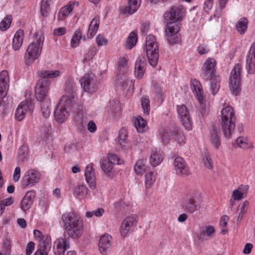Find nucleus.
Masks as SVG:
<instances>
[{
  "instance_id": "nucleus-1",
  "label": "nucleus",
  "mask_w": 255,
  "mask_h": 255,
  "mask_svg": "<svg viewBox=\"0 0 255 255\" xmlns=\"http://www.w3.org/2000/svg\"><path fill=\"white\" fill-rule=\"evenodd\" d=\"M64 227L69 237L72 239L80 238L83 232V221L75 213L68 212L62 215Z\"/></svg>"
},
{
  "instance_id": "nucleus-40",
  "label": "nucleus",
  "mask_w": 255,
  "mask_h": 255,
  "mask_svg": "<svg viewBox=\"0 0 255 255\" xmlns=\"http://www.w3.org/2000/svg\"><path fill=\"white\" fill-rule=\"evenodd\" d=\"M137 41V34L135 32L132 31L129 33L128 37L127 38L126 44V48L128 49H131L136 45Z\"/></svg>"
},
{
  "instance_id": "nucleus-13",
  "label": "nucleus",
  "mask_w": 255,
  "mask_h": 255,
  "mask_svg": "<svg viewBox=\"0 0 255 255\" xmlns=\"http://www.w3.org/2000/svg\"><path fill=\"white\" fill-rule=\"evenodd\" d=\"M34 109L33 104L29 101H24L21 102L17 107L15 118L18 121L23 120L27 115H30Z\"/></svg>"
},
{
  "instance_id": "nucleus-59",
  "label": "nucleus",
  "mask_w": 255,
  "mask_h": 255,
  "mask_svg": "<svg viewBox=\"0 0 255 255\" xmlns=\"http://www.w3.org/2000/svg\"><path fill=\"white\" fill-rule=\"evenodd\" d=\"M203 162L205 167L209 169H211L213 166V163L211 158L208 155H205L203 158Z\"/></svg>"
},
{
  "instance_id": "nucleus-17",
  "label": "nucleus",
  "mask_w": 255,
  "mask_h": 255,
  "mask_svg": "<svg viewBox=\"0 0 255 255\" xmlns=\"http://www.w3.org/2000/svg\"><path fill=\"white\" fill-rule=\"evenodd\" d=\"M70 248V244L66 239L59 238L53 244V252L55 255H65L66 250Z\"/></svg>"
},
{
  "instance_id": "nucleus-34",
  "label": "nucleus",
  "mask_w": 255,
  "mask_h": 255,
  "mask_svg": "<svg viewBox=\"0 0 255 255\" xmlns=\"http://www.w3.org/2000/svg\"><path fill=\"white\" fill-rule=\"evenodd\" d=\"M156 177V173L152 171H147L144 175V184L147 190L154 184Z\"/></svg>"
},
{
  "instance_id": "nucleus-63",
  "label": "nucleus",
  "mask_w": 255,
  "mask_h": 255,
  "mask_svg": "<svg viewBox=\"0 0 255 255\" xmlns=\"http://www.w3.org/2000/svg\"><path fill=\"white\" fill-rule=\"evenodd\" d=\"M66 32V29L65 27H58L53 30V34L55 36H60L64 35Z\"/></svg>"
},
{
  "instance_id": "nucleus-10",
  "label": "nucleus",
  "mask_w": 255,
  "mask_h": 255,
  "mask_svg": "<svg viewBox=\"0 0 255 255\" xmlns=\"http://www.w3.org/2000/svg\"><path fill=\"white\" fill-rule=\"evenodd\" d=\"M242 66L240 64H237L231 72L230 77V88L233 94L237 95L240 92L241 73Z\"/></svg>"
},
{
  "instance_id": "nucleus-50",
  "label": "nucleus",
  "mask_w": 255,
  "mask_h": 255,
  "mask_svg": "<svg viewBox=\"0 0 255 255\" xmlns=\"http://www.w3.org/2000/svg\"><path fill=\"white\" fill-rule=\"evenodd\" d=\"M105 213V210L103 208H98L93 211H88L86 213V216L87 218H91L93 216L96 217H101Z\"/></svg>"
},
{
  "instance_id": "nucleus-26",
  "label": "nucleus",
  "mask_w": 255,
  "mask_h": 255,
  "mask_svg": "<svg viewBox=\"0 0 255 255\" xmlns=\"http://www.w3.org/2000/svg\"><path fill=\"white\" fill-rule=\"evenodd\" d=\"M146 61L144 58L139 57L135 63L134 74L138 79H141L145 72Z\"/></svg>"
},
{
  "instance_id": "nucleus-31",
  "label": "nucleus",
  "mask_w": 255,
  "mask_h": 255,
  "mask_svg": "<svg viewBox=\"0 0 255 255\" xmlns=\"http://www.w3.org/2000/svg\"><path fill=\"white\" fill-rule=\"evenodd\" d=\"M128 57L127 55L119 58L117 73L119 76L126 74L128 70Z\"/></svg>"
},
{
  "instance_id": "nucleus-24",
  "label": "nucleus",
  "mask_w": 255,
  "mask_h": 255,
  "mask_svg": "<svg viewBox=\"0 0 255 255\" xmlns=\"http://www.w3.org/2000/svg\"><path fill=\"white\" fill-rule=\"evenodd\" d=\"M128 131L125 128H122L119 132L118 142L122 148L128 150L131 148V143L127 140Z\"/></svg>"
},
{
  "instance_id": "nucleus-4",
  "label": "nucleus",
  "mask_w": 255,
  "mask_h": 255,
  "mask_svg": "<svg viewBox=\"0 0 255 255\" xmlns=\"http://www.w3.org/2000/svg\"><path fill=\"white\" fill-rule=\"evenodd\" d=\"M74 104L73 96H63L54 112L56 122L60 124L64 123L68 119Z\"/></svg>"
},
{
  "instance_id": "nucleus-19",
  "label": "nucleus",
  "mask_w": 255,
  "mask_h": 255,
  "mask_svg": "<svg viewBox=\"0 0 255 255\" xmlns=\"http://www.w3.org/2000/svg\"><path fill=\"white\" fill-rule=\"evenodd\" d=\"M79 6V2L75 0L70 1L66 5L59 10L57 17L59 20L65 19L71 12Z\"/></svg>"
},
{
  "instance_id": "nucleus-25",
  "label": "nucleus",
  "mask_w": 255,
  "mask_h": 255,
  "mask_svg": "<svg viewBox=\"0 0 255 255\" xmlns=\"http://www.w3.org/2000/svg\"><path fill=\"white\" fill-rule=\"evenodd\" d=\"M100 23L99 16H95L91 21L87 31V36L89 39L92 38L97 33Z\"/></svg>"
},
{
  "instance_id": "nucleus-55",
  "label": "nucleus",
  "mask_w": 255,
  "mask_h": 255,
  "mask_svg": "<svg viewBox=\"0 0 255 255\" xmlns=\"http://www.w3.org/2000/svg\"><path fill=\"white\" fill-rule=\"evenodd\" d=\"M173 138L180 144H182L185 142V136L183 133L178 130L174 132Z\"/></svg>"
},
{
  "instance_id": "nucleus-2",
  "label": "nucleus",
  "mask_w": 255,
  "mask_h": 255,
  "mask_svg": "<svg viewBox=\"0 0 255 255\" xmlns=\"http://www.w3.org/2000/svg\"><path fill=\"white\" fill-rule=\"evenodd\" d=\"M216 61L213 58H208L205 62L203 71L201 73L202 78L205 81H211L210 89L213 95H215L220 88V77L216 74Z\"/></svg>"
},
{
  "instance_id": "nucleus-41",
  "label": "nucleus",
  "mask_w": 255,
  "mask_h": 255,
  "mask_svg": "<svg viewBox=\"0 0 255 255\" xmlns=\"http://www.w3.org/2000/svg\"><path fill=\"white\" fill-rule=\"evenodd\" d=\"M210 141L216 149H219L221 146V141L218 132L216 129H213L211 131Z\"/></svg>"
},
{
  "instance_id": "nucleus-12",
  "label": "nucleus",
  "mask_w": 255,
  "mask_h": 255,
  "mask_svg": "<svg viewBox=\"0 0 255 255\" xmlns=\"http://www.w3.org/2000/svg\"><path fill=\"white\" fill-rule=\"evenodd\" d=\"M80 82L85 92L93 93L98 89L97 80L92 74H85Z\"/></svg>"
},
{
  "instance_id": "nucleus-64",
  "label": "nucleus",
  "mask_w": 255,
  "mask_h": 255,
  "mask_svg": "<svg viewBox=\"0 0 255 255\" xmlns=\"http://www.w3.org/2000/svg\"><path fill=\"white\" fill-rule=\"evenodd\" d=\"M162 84V83L160 82V83H154L153 85V90L159 97H161L162 94L161 88Z\"/></svg>"
},
{
  "instance_id": "nucleus-29",
  "label": "nucleus",
  "mask_w": 255,
  "mask_h": 255,
  "mask_svg": "<svg viewBox=\"0 0 255 255\" xmlns=\"http://www.w3.org/2000/svg\"><path fill=\"white\" fill-rule=\"evenodd\" d=\"M88 189L84 184H79L75 187L73 193L74 196L79 200L84 199L88 194Z\"/></svg>"
},
{
  "instance_id": "nucleus-30",
  "label": "nucleus",
  "mask_w": 255,
  "mask_h": 255,
  "mask_svg": "<svg viewBox=\"0 0 255 255\" xmlns=\"http://www.w3.org/2000/svg\"><path fill=\"white\" fill-rule=\"evenodd\" d=\"M24 32L21 29L18 30L15 33L12 41V48L18 50L21 47L23 41Z\"/></svg>"
},
{
  "instance_id": "nucleus-49",
  "label": "nucleus",
  "mask_w": 255,
  "mask_h": 255,
  "mask_svg": "<svg viewBox=\"0 0 255 255\" xmlns=\"http://www.w3.org/2000/svg\"><path fill=\"white\" fill-rule=\"evenodd\" d=\"M34 237L35 238V240L39 242H41L40 245H44V243L46 242V239L48 238L49 239V242L50 243V238L47 237H45L43 236L42 233L38 230H34L33 231Z\"/></svg>"
},
{
  "instance_id": "nucleus-37",
  "label": "nucleus",
  "mask_w": 255,
  "mask_h": 255,
  "mask_svg": "<svg viewBox=\"0 0 255 255\" xmlns=\"http://www.w3.org/2000/svg\"><path fill=\"white\" fill-rule=\"evenodd\" d=\"M248 25V20L246 17H242L237 21L236 27L240 34H244L247 31Z\"/></svg>"
},
{
  "instance_id": "nucleus-15",
  "label": "nucleus",
  "mask_w": 255,
  "mask_h": 255,
  "mask_svg": "<svg viewBox=\"0 0 255 255\" xmlns=\"http://www.w3.org/2000/svg\"><path fill=\"white\" fill-rule=\"evenodd\" d=\"M177 112L183 126L187 130L192 128V121L189 111L184 105L177 106Z\"/></svg>"
},
{
  "instance_id": "nucleus-57",
  "label": "nucleus",
  "mask_w": 255,
  "mask_h": 255,
  "mask_svg": "<svg viewBox=\"0 0 255 255\" xmlns=\"http://www.w3.org/2000/svg\"><path fill=\"white\" fill-rule=\"evenodd\" d=\"M32 204V201L26 200L23 198L21 202V209L24 212H26L31 208Z\"/></svg>"
},
{
  "instance_id": "nucleus-45",
  "label": "nucleus",
  "mask_w": 255,
  "mask_h": 255,
  "mask_svg": "<svg viewBox=\"0 0 255 255\" xmlns=\"http://www.w3.org/2000/svg\"><path fill=\"white\" fill-rule=\"evenodd\" d=\"M75 88V84L74 82V81L72 79H68L66 82L65 84V91L69 95H67L68 97H70L71 96L74 97V103H75V97L74 95V91ZM64 96H66L65 95Z\"/></svg>"
},
{
  "instance_id": "nucleus-18",
  "label": "nucleus",
  "mask_w": 255,
  "mask_h": 255,
  "mask_svg": "<svg viewBox=\"0 0 255 255\" xmlns=\"http://www.w3.org/2000/svg\"><path fill=\"white\" fill-rule=\"evenodd\" d=\"M182 206L184 210L188 213H193L200 208V204L198 203L195 197L193 196L185 197L183 200Z\"/></svg>"
},
{
  "instance_id": "nucleus-9",
  "label": "nucleus",
  "mask_w": 255,
  "mask_h": 255,
  "mask_svg": "<svg viewBox=\"0 0 255 255\" xmlns=\"http://www.w3.org/2000/svg\"><path fill=\"white\" fill-rule=\"evenodd\" d=\"M41 174L38 170L34 169L27 170L22 177L21 188L27 189L34 186L39 182Z\"/></svg>"
},
{
  "instance_id": "nucleus-42",
  "label": "nucleus",
  "mask_w": 255,
  "mask_h": 255,
  "mask_svg": "<svg viewBox=\"0 0 255 255\" xmlns=\"http://www.w3.org/2000/svg\"><path fill=\"white\" fill-rule=\"evenodd\" d=\"M237 144L240 148L247 149L253 147L252 142L244 137H239L236 140Z\"/></svg>"
},
{
  "instance_id": "nucleus-48",
  "label": "nucleus",
  "mask_w": 255,
  "mask_h": 255,
  "mask_svg": "<svg viewBox=\"0 0 255 255\" xmlns=\"http://www.w3.org/2000/svg\"><path fill=\"white\" fill-rule=\"evenodd\" d=\"M11 20L10 16L4 17L0 22V29L3 31L7 30L11 25Z\"/></svg>"
},
{
  "instance_id": "nucleus-60",
  "label": "nucleus",
  "mask_w": 255,
  "mask_h": 255,
  "mask_svg": "<svg viewBox=\"0 0 255 255\" xmlns=\"http://www.w3.org/2000/svg\"><path fill=\"white\" fill-rule=\"evenodd\" d=\"M249 203L248 201H245L242 205L241 209V211L239 214V216L238 218V219L239 220L240 218L241 219L243 217V216L244 214H245L248 209V206H249Z\"/></svg>"
},
{
  "instance_id": "nucleus-16",
  "label": "nucleus",
  "mask_w": 255,
  "mask_h": 255,
  "mask_svg": "<svg viewBox=\"0 0 255 255\" xmlns=\"http://www.w3.org/2000/svg\"><path fill=\"white\" fill-rule=\"evenodd\" d=\"M174 166L175 173L177 175L186 176L190 174L189 167L183 158L176 157L174 161Z\"/></svg>"
},
{
  "instance_id": "nucleus-36",
  "label": "nucleus",
  "mask_w": 255,
  "mask_h": 255,
  "mask_svg": "<svg viewBox=\"0 0 255 255\" xmlns=\"http://www.w3.org/2000/svg\"><path fill=\"white\" fill-rule=\"evenodd\" d=\"M159 134L161 141L163 144H167L172 135V132L168 128H160L159 130Z\"/></svg>"
},
{
  "instance_id": "nucleus-53",
  "label": "nucleus",
  "mask_w": 255,
  "mask_h": 255,
  "mask_svg": "<svg viewBox=\"0 0 255 255\" xmlns=\"http://www.w3.org/2000/svg\"><path fill=\"white\" fill-rule=\"evenodd\" d=\"M202 231L208 237H211L215 233V229L213 226L207 225L202 228Z\"/></svg>"
},
{
  "instance_id": "nucleus-47",
  "label": "nucleus",
  "mask_w": 255,
  "mask_h": 255,
  "mask_svg": "<svg viewBox=\"0 0 255 255\" xmlns=\"http://www.w3.org/2000/svg\"><path fill=\"white\" fill-rule=\"evenodd\" d=\"M60 72L58 70H45L41 73V79L47 80L48 78H54L60 75Z\"/></svg>"
},
{
  "instance_id": "nucleus-46",
  "label": "nucleus",
  "mask_w": 255,
  "mask_h": 255,
  "mask_svg": "<svg viewBox=\"0 0 255 255\" xmlns=\"http://www.w3.org/2000/svg\"><path fill=\"white\" fill-rule=\"evenodd\" d=\"M52 0H41L40 10L43 16H47L50 10V5Z\"/></svg>"
},
{
  "instance_id": "nucleus-21",
  "label": "nucleus",
  "mask_w": 255,
  "mask_h": 255,
  "mask_svg": "<svg viewBox=\"0 0 255 255\" xmlns=\"http://www.w3.org/2000/svg\"><path fill=\"white\" fill-rule=\"evenodd\" d=\"M9 76L8 72L3 70L0 73V99H4L8 88Z\"/></svg>"
},
{
  "instance_id": "nucleus-39",
  "label": "nucleus",
  "mask_w": 255,
  "mask_h": 255,
  "mask_svg": "<svg viewBox=\"0 0 255 255\" xmlns=\"http://www.w3.org/2000/svg\"><path fill=\"white\" fill-rule=\"evenodd\" d=\"M41 112L42 117L44 119H47L50 115L49 106L50 102L49 100H45L43 102H41Z\"/></svg>"
},
{
  "instance_id": "nucleus-51",
  "label": "nucleus",
  "mask_w": 255,
  "mask_h": 255,
  "mask_svg": "<svg viewBox=\"0 0 255 255\" xmlns=\"http://www.w3.org/2000/svg\"><path fill=\"white\" fill-rule=\"evenodd\" d=\"M101 167L104 172L108 176H111L113 169L112 165L106 159L103 160L101 162Z\"/></svg>"
},
{
  "instance_id": "nucleus-23",
  "label": "nucleus",
  "mask_w": 255,
  "mask_h": 255,
  "mask_svg": "<svg viewBox=\"0 0 255 255\" xmlns=\"http://www.w3.org/2000/svg\"><path fill=\"white\" fill-rule=\"evenodd\" d=\"M85 176L87 183L90 188L94 189L96 188L95 177L93 164H89L87 165L85 172Z\"/></svg>"
},
{
  "instance_id": "nucleus-35",
  "label": "nucleus",
  "mask_w": 255,
  "mask_h": 255,
  "mask_svg": "<svg viewBox=\"0 0 255 255\" xmlns=\"http://www.w3.org/2000/svg\"><path fill=\"white\" fill-rule=\"evenodd\" d=\"M146 159L141 157L136 161L134 165V171L137 175H142L143 172H147L146 166L145 165Z\"/></svg>"
},
{
  "instance_id": "nucleus-7",
  "label": "nucleus",
  "mask_w": 255,
  "mask_h": 255,
  "mask_svg": "<svg viewBox=\"0 0 255 255\" xmlns=\"http://www.w3.org/2000/svg\"><path fill=\"white\" fill-rule=\"evenodd\" d=\"M44 37H40L36 41L31 42L27 47L25 54L24 60L26 65L31 64L40 56L42 49Z\"/></svg>"
},
{
  "instance_id": "nucleus-5",
  "label": "nucleus",
  "mask_w": 255,
  "mask_h": 255,
  "mask_svg": "<svg viewBox=\"0 0 255 255\" xmlns=\"http://www.w3.org/2000/svg\"><path fill=\"white\" fill-rule=\"evenodd\" d=\"M190 85L191 89L199 104V111L202 116H204L209 112L210 103L207 100L206 96L204 95L201 84L198 80L192 79L190 81Z\"/></svg>"
},
{
  "instance_id": "nucleus-11",
  "label": "nucleus",
  "mask_w": 255,
  "mask_h": 255,
  "mask_svg": "<svg viewBox=\"0 0 255 255\" xmlns=\"http://www.w3.org/2000/svg\"><path fill=\"white\" fill-rule=\"evenodd\" d=\"M137 217L135 215L126 217L122 222L120 228L121 235L125 238L133 232L137 225Z\"/></svg>"
},
{
  "instance_id": "nucleus-52",
  "label": "nucleus",
  "mask_w": 255,
  "mask_h": 255,
  "mask_svg": "<svg viewBox=\"0 0 255 255\" xmlns=\"http://www.w3.org/2000/svg\"><path fill=\"white\" fill-rule=\"evenodd\" d=\"M109 162L111 164H121L123 163V160L120 158L118 155L112 153L108 155Z\"/></svg>"
},
{
  "instance_id": "nucleus-14",
  "label": "nucleus",
  "mask_w": 255,
  "mask_h": 255,
  "mask_svg": "<svg viewBox=\"0 0 255 255\" xmlns=\"http://www.w3.org/2000/svg\"><path fill=\"white\" fill-rule=\"evenodd\" d=\"M49 90L48 80L40 79L35 87V97L38 101L43 102L45 100H49L47 97Z\"/></svg>"
},
{
  "instance_id": "nucleus-62",
  "label": "nucleus",
  "mask_w": 255,
  "mask_h": 255,
  "mask_svg": "<svg viewBox=\"0 0 255 255\" xmlns=\"http://www.w3.org/2000/svg\"><path fill=\"white\" fill-rule=\"evenodd\" d=\"M122 87L123 90L133 89V82L132 80L127 79L124 82L123 85L122 86Z\"/></svg>"
},
{
  "instance_id": "nucleus-27",
  "label": "nucleus",
  "mask_w": 255,
  "mask_h": 255,
  "mask_svg": "<svg viewBox=\"0 0 255 255\" xmlns=\"http://www.w3.org/2000/svg\"><path fill=\"white\" fill-rule=\"evenodd\" d=\"M112 237L109 234L103 235L100 239L99 248L102 254L105 253L112 246Z\"/></svg>"
},
{
  "instance_id": "nucleus-56",
  "label": "nucleus",
  "mask_w": 255,
  "mask_h": 255,
  "mask_svg": "<svg viewBox=\"0 0 255 255\" xmlns=\"http://www.w3.org/2000/svg\"><path fill=\"white\" fill-rule=\"evenodd\" d=\"M141 106L143 113L145 114L148 115L150 111L149 100L146 98L143 97L141 99Z\"/></svg>"
},
{
  "instance_id": "nucleus-33",
  "label": "nucleus",
  "mask_w": 255,
  "mask_h": 255,
  "mask_svg": "<svg viewBox=\"0 0 255 255\" xmlns=\"http://www.w3.org/2000/svg\"><path fill=\"white\" fill-rule=\"evenodd\" d=\"M173 29L175 31L174 34L171 35V34H170L171 32L168 30L166 31V35L168 42L172 45L179 43L181 40L180 35L178 32L179 31V27H176L175 28H173Z\"/></svg>"
},
{
  "instance_id": "nucleus-3",
  "label": "nucleus",
  "mask_w": 255,
  "mask_h": 255,
  "mask_svg": "<svg viewBox=\"0 0 255 255\" xmlns=\"http://www.w3.org/2000/svg\"><path fill=\"white\" fill-rule=\"evenodd\" d=\"M236 116L234 108L230 106L225 107L221 112L220 123L226 138H230L235 127Z\"/></svg>"
},
{
  "instance_id": "nucleus-38",
  "label": "nucleus",
  "mask_w": 255,
  "mask_h": 255,
  "mask_svg": "<svg viewBox=\"0 0 255 255\" xmlns=\"http://www.w3.org/2000/svg\"><path fill=\"white\" fill-rule=\"evenodd\" d=\"M134 126L138 132H143L147 129L146 121L142 117L138 116L134 120Z\"/></svg>"
},
{
  "instance_id": "nucleus-58",
  "label": "nucleus",
  "mask_w": 255,
  "mask_h": 255,
  "mask_svg": "<svg viewBox=\"0 0 255 255\" xmlns=\"http://www.w3.org/2000/svg\"><path fill=\"white\" fill-rule=\"evenodd\" d=\"M97 44L99 46L106 45L108 44V39L101 34H98L96 38Z\"/></svg>"
},
{
  "instance_id": "nucleus-32",
  "label": "nucleus",
  "mask_w": 255,
  "mask_h": 255,
  "mask_svg": "<svg viewBox=\"0 0 255 255\" xmlns=\"http://www.w3.org/2000/svg\"><path fill=\"white\" fill-rule=\"evenodd\" d=\"M141 2V0H128V6L124 8V12L133 14L137 10Z\"/></svg>"
},
{
  "instance_id": "nucleus-28",
  "label": "nucleus",
  "mask_w": 255,
  "mask_h": 255,
  "mask_svg": "<svg viewBox=\"0 0 255 255\" xmlns=\"http://www.w3.org/2000/svg\"><path fill=\"white\" fill-rule=\"evenodd\" d=\"M163 158V152L156 148L152 149L150 154V162L151 165L155 167L160 164Z\"/></svg>"
},
{
  "instance_id": "nucleus-6",
  "label": "nucleus",
  "mask_w": 255,
  "mask_h": 255,
  "mask_svg": "<svg viewBox=\"0 0 255 255\" xmlns=\"http://www.w3.org/2000/svg\"><path fill=\"white\" fill-rule=\"evenodd\" d=\"M145 50L150 65L155 67L158 61L159 49L156 39L154 35L149 34L147 36Z\"/></svg>"
},
{
  "instance_id": "nucleus-54",
  "label": "nucleus",
  "mask_w": 255,
  "mask_h": 255,
  "mask_svg": "<svg viewBox=\"0 0 255 255\" xmlns=\"http://www.w3.org/2000/svg\"><path fill=\"white\" fill-rule=\"evenodd\" d=\"M197 51L200 55L206 54L210 51V48L206 43H202L198 45Z\"/></svg>"
},
{
  "instance_id": "nucleus-44",
  "label": "nucleus",
  "mask_w": 255,
  "mask_h": 255,
  "mask_svg": "<svg viewBox=\"0 0 255 255\" xmlns=\"http://www.w3.org/2000/svg\"><path fill=\"white\" fill-rule=\"evenodd\" d=\"M82 39V32L80 29L76 30L70 41V46L71 47L75 48L78 47L80 44V42Z\"/></svg>"
},
{
  "instance_id": "nucleus-61",
  "label": "nucleus",
  "mask_w": 255,
  "mask_h": 255,
  "mask_svg": "<svg viewBox=\"0 0 255 255\" xmlns=\"http://www.w3.org/2000/svg\"><path fill=\"white\" fill-rule=\"evenodd\" d=\"M36 192L34 190H30L26 192L23 198L26 200L32 201L33 202V200L35 198Z\"/></svg>"
},
{
  "instance_id": "nucleus-20",
  "label": "nucleus",
  "mask_w": 255,
  "mask_h": 255,
  "mask_svg": "<svg viewBox=\"0 0 255 255\" xmlns=\"http://www.w3.org/2000/svg\"><path fill=\"white\" fill-rule=\"evenodd\" d=\"M246 69L250 74H253L255 72V42L252 44L247 55Z\"/></svg>"
},
{
  "instance_id": "nucleus-8",
  "label": "nucleus",
  "mask_w": 255,
  "mask_h": 255,
  "mask_svg": "<svg viewBox=\"0 0 255 255\" xmlns=\"http://www.w3.org/2000/svg\"><path fill=\"white\" fill-rule=\"evenodd\" d=\"M185 12V9L182 5H173L164 13V19L166 23H176V22L182 20Z\"/></svg>"
},
{
  "instance_id": "nucleus-22",
  "label": "nucleus",
  "mask_w": 255,
  "mask_h": 255,
  "mask_svg": "<svg viewBox=\"0 0 255 255\" xmlns=\"http://www.w3.org/2000/svg\"><path fill=\"white\" fill-rule=\"evenodd\" d=\"M248 190L249 186L244 185H241L237 189L234 190L232 194L233 200L232 199L230 200L232 205L234 204V200L239 201L245 198L247 196Z\"/></svg>"
},
{
  "instance_id": "nucleus-43",
  "label": "nucleus",
  "mask_w": 255,
  "mask_h": 255,
  "mask_svg": "<svg viewBox=\"0 0 255 255\" xmlns=\"http://www.w3.org/2000/svg\"><path fill=\"white\" fill-rule=\"evenodd\" d=\"M40 248L37 250L34 255H48L51 248V243L49 242V239H46V242L44 245H40Z\"/></svg>"
}]
</instances>
